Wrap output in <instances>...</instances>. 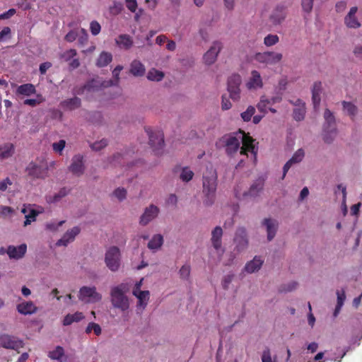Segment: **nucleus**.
<instances>
[{
	"mask_svg": "<svg viewBox=\"0 0 362 362\" xmlns=\"http://www.w3.org/2000/svg\"><path fill=\"white\" fill-rule=\"evenodd\" d=\"M255 113V107L252 105H249L247 109L240 114V117L244 122H249Z\"/></svg>",
	"mask_w": 362,
	"mask_h": 362,
	"instance_id": "nucleus-42",
	"label": "nucleus"
},
{
	"mask_svg": "<svg viewBox=\"0 0 362 362\" xmlns=\"http://www.w3.org/2000/svg\"><path fill=\"white\" fill-rule=\"evenodd\" d=\"M267 232V239L272 240L276 233L278 228V222L272 218H265L262 223Z\"/></svg>",
	"mask_w": 362,
	"mask_h": 362,
	"instance_id": "nucleus-25",
	"label": "nucleus"
},
{
	"mask_svg": "<svg viewBox=\"0 0 362 362\" xmlns=\"http://www.w3.org/2000/svg\"><path fill=\"white\" fill-rule=\"evenodd\" d=\"M123 69V66L117 65L112 70V77L115 78V82H113L111 80L109 81H102L101 79L97 78L93 79L89 81L82 89L81 91H78V93L84 94L86 95H88L90 93L96 92L100 90L103 88L109 87L113 85H116L118 83L119 81V74L120 72Z\"/></svg>",
	"mask_w": 362,
	"mask_h": 362,
	"instance_id": "nucleus-3",
	"label": "nucleus"
},
{
	"mask_svg": "<svg viewBox=\"0 0 362 362\" xmlns=\"http://www.w3.org/2000/svg\"><path fill=\"white\" fill-rule=\"evenodd\" d=\"M217 173L214 168H207L202 177V192L204 197V202L211 205L215 199L217 189Z\"/></svg>",
	"mask_w": 362,
	"mask_h": 362,
	"instance_id": "nucleus-2",
	"label": "nucleus"
},
{
	"mask_svg": "<svg viewBox=\"0 0 362 362\" xmlns=\"http://www.w3.org/2000/svg\"><path fill=\"white\" fill-rule=\"evenodd\" d=\"M92 332L97 336H99L102 332L100 326L95 322H90L86 328V333L90 334Z\"/></svg>",
	"mask_w": 362,
	"mask_h": 362,
	"instance_id": "nucleus-46",
	"label": "nucleus"
},
{
	"mask_svg": "<svg viewBox=\"0 0 362 362\" xmlns=\"http://www.w3.org/2000/svg\"><path fill=\"white\" fill-rule=\"evenodd\" d=\"M357 11L358 8L356 6L351 8L348 14L344 18V23L349 28L357 29L361 25V23L356 16Z\"/></svg>",
	"mask_w": 362,
	"mask_h": 362,
	"instance_id": "nucleus-23",
	"label": "nucleus"
},
{
	"mask_svg": "<svg viewBox=\"0 0 362 362\" xmlns=\"http://www.w3.org/2000/svg\"><path fill=\"white\" fill-rule=\"evenodd\" d=\"M322 90V84L320 81H316L313 83L312 88V99L315 107L320 105L321 100V93Z\"/></svg>",
	"mask_w": 362,
	"mask_h": 362,
	"instance_id": "nucleus-29",
	"label": "nucleus"
},
{
	"mask_svg": "<svg viewBox=\"0 0 362 362\" xmlns=\"http://www.w3.org/2000/svg\"><path fill=\"white\" fill-rule=\"evenodd\" d=\"M163 236L161 234H155L149 240L147 247L152 252L158 251L163 245Z\"/></svg>",
	"mask_w": 362,
	"mask_h": 362,
	"instance_id": "nucleus-27",
	"label": "nucleus"
},
{
	"mask_svg": "<svg viewBox=\"0 0 362 362\" xmlns=\"http://www.w3.org/2000/svg\"><path fill=\"white\" fill-rule=\"evenodd\" d=\"M262 189L260 184H254L250 188L247 187V199L257 197Z\"/></svg>",
	"mask_w": 362,
	"mask_h": 362,
	"instance_id": "nucleus-44",
	"label": "nucleus"
},
{
	"mask_svg": "<svg viewBox=\"0 0 362 362\" xmlns=\"http://www.w3.org/2000/svg\"><path fill=\"white\" fill-rule=\"evenodd\" d=\"M144 278L136 281L132 288V295L136 299V310L139 313H143L147 308L151 298V293L148 290L142 289Z\"/></svg>",
	"mask_w": 362,
	"mask_h": 362,
	"instance_id": "nucleus-5",
	"label": "nucleus"
},
{
	"mask_svg": "<svg viewBox=\"0 0 362 362\" xmlns=\"http://www.w3.org/2000/svg\"><path fill=\"white\" fill-rule=\"evenodd\" d=\"M129 72L136 77H141L144 75L146 68L140 61L135 59L130 64Z\"/></svg>",
	"mask_w": 362,
	"mask_h": 362,
	"instance_id": "nucleus-28",
	"label": "nucleus"
},
{
	"mask_svg": "<svg viewBox=\"0 0 362 362\" xmlns=\"http://www.w3.org/2000/svg\"><path fill=\"white\" fill-rule=\"evenodd\" d=\"M107 145V141L105 139H102L98 141L94 142L91 145V148L93 150L98 151L104 148Z\"/></svg>",
	"mask_w": 362,
	"mask_h": 362,
	"instance_id": "nucleus-53",
	"label": "nucleus"
},
{
	"mask_svg": "<svg viewBox=\"0 0 362 362\" xmlns=\"http://www.w3.org/2000/svg\"><path fill=\"white\" fill-rule=\"evenodd\" d=\"M11 29L8 27H4L0 31V42L6 41L11 37Z\"/></svg>",
	"mask_w": 362,
	"mask_h": 362,
	"instance_id": "nucleus-56",
	"label": "nucleus"
},
{
	"mask_svg": "<svg viewBox=\"0 0 362 362\" xmlns=\"http://www.w3.org/2000/svg\"><path fill=\"white\" fill-rule=\"evenodd\" d=\"M15 146L11 143H5L0 145V160L8 159L13 156Z\"/></svg>",
	"mask_w": 362,
	"mask_h": 362,
	"instance_id": "nucleus-30",
	"label": "nucleus"
},
{
	"mask_svg": "<svg viewBox=\"0 0 362 362\" xmlns=\"http://www.w3.org/2000/svg\"><path fill=\"white\" fill-rule=\"evenodd\" d=\"M361 204L358 203L356 204H354L351 206V214L354 216H358L360 208H361Z\"/></svg>",
	"mask_w": 362,
	"mask_h": 362,
	"instance_id": "nucleus-62",
	"label": "nucleus"
},
{
	"mask_svg": "<svg viewBox=\"0 0 362 362\" xmlns=\"http://www.w3.org/2000/svg\"><path fill=\"white\" fill-rule=\"evenodd\" d=\"M283 59V54L276 52H264L257 53L255 60L259 63L267 65H274L279 63Z\"/></svg>",
	"mask_w": 362,
	"mask_h": 362,
	"instance_id": "nucleus-8",
	"label": "nucleus"
},
{
	"mask_svg": "<svg viewBox=\"0 0 362 362\" xmlns=\"http://www.w3.org/2000/svg\"><path fill=\"white\" fill-rule=\"evenodd\" d=\"M337 307H336L334 313V316H337L339 314L341 308H342V306L344 305V300L346 299V295H345V293L344 291H338L337 292Z\"/></svg>",
	"mask_w": 362,
	"mask_h": 362,
	"instance_id": "nucleus-41",
	"label": "nucleus"
},
{
	"mask_svg": "<svg viewBox=\"0 0 362 362\" xmlns=\"http://www.w3.org/2000/svg\"><path fill=\"white\" fill-rule=\"evenodd\" d=\"M77 37V33L75 31H70L69 33L66 34L65 36V39L68 42H74Z\"/></svg>",
	"mask_w": 362,
	"mask_h": 362,
	"instance_id": "nucleus-63",
	"label": "nucleus"
},
{
	"mask_svg": "<svg viewBox=\"0 0 362 362\" xmlns=\"http://www.w3.org/2000/svg\"><path fill=\"white\" fill-rule=\"evenodd\" d=\"M113 196L118 200L122 201L127 197V191L123 187H118L114 191Z\"/></svg>",
	"mask_w": 362,
	"mask_h": 362,
	"instance_id": "nucleus-50",
	"label": "nucleus"
},
{
	"mask_svg": "<svg viewBox=\"0 0 362 362\" xmlns=\"http://www.w3.org/2000/svg\"><path fill=\"white\" fill-rule=\"evenodd\" d=\"M305 114V103L298 100L296 102V107L293 110V117L296 120L300 121L304 118Z\"/></svg>",
	"mask_w": 362,
	"mask_h": 362,
	"instance_id": "nucleus-35",
	"label": "nucleus"
},
{
	"mask_svg": "<svg viewBox=\"0 0 362 362\" xmlns=\"http://www.w3.org/2000/svg\"><path fill=\"white\" fill-rule=\"evenodd\" d=\"M325 119V124L324 127L325 138L328 140L329 136L335 135L337 134V127L333 114L328 110L324 113Z\"/></svg>",
	"mask_w": 362,
	"mask_h": 362,
	"instance_id": "nucleus-16",
	"label": "nucleus"
},
{
	"mask_svg": "<svg viewBox=\"0 0 362 362\" xmlns=\"http://www.w3.org/2000/svg\"><path fill=\"white\" fill-rule=\"evenodd\" d=\"M302 7L305 12L309 13L313 8V1H303Z\"/></svg>",
	"mask_w": 362,
	"mask_h": 362,
	"instance_id": "nucleus-64",
	"label": "nucleus"
},
{
	"mask_svg": "<svg viewBox=\"0 0 362 362\" xmlns=\"http://www.w3.org/2000/svg\"><path fill=\"white\" fill-rule=\"evenodd\" d=\"M16 93L24 96H30L35 94V87L31 83H26L19 86L16 89Z\"/></svg>",
	"mask_w": 362,
	"mask_h": 362,
	"instance_id": "nucleus-34",
	"label": "nucleus"
},
{
	"mask_svg": "<svg viewBox=\"0 0 362 362\" xmlns=\"http://www.w3.org/2000/svg\"><path fill=\"white\" fill-rule=\"evenodd\" d=\"M43 209L35 205H24L21 212L25 214L24 226H27L36 221V217L43 212Z\"/></svg>",
	"mask_w": 362,
	"mask_h": 362,
	"instance_id": "nucleus-12",
	"label": "nucleus"
},
{
	"mask_svg": "<svg viewBox=\"0 0 362 362\" xmlns=\"http://www.w3.org/2000/svg\"><path fill=\"white\" fill-rule=\"evenodd\" d=\"M116 45L124 49H129L133 45L132 38L127 35H120L115 39Z\"/></svg>",
	"mask_w": 362,
	"mask_h": 362,
	"instance_id": "nucleus-31",
	"label": "nucleus"
},
{
	"mask_svg": "<svg viewBox=\"0 0 362 362\" xmlns=\"http://www.w3.org/2000/svg\"><path fill=\"white\" fill-rule=\"evenodd\" d=\"M104 262L111 272H117L122 264V252L117 246H110L105 250Z\"/></svg>",
	"mask_w": 362,
	"mask_h": 362,
	"instance_id": "nucleus-6",
	"label": "nucleus"
},
{
	"mask_svg": "<svg viewBox=\"0 0 362 362\" xmlns=\"http://www.w3.org/2000/svg\"><path fill=\"white\" fill-rule=\"evenodd\" d=\"M90 30L93 35H97L101 30V26L97 21H92L90 24Z\"/></svg>",
	"mask_w": 362,
	"mask_h": 362,
	"instance_id": "nucleus-55",
	"label": "nucleus"
},
{
	"mask_svg": "<svg viewBox=\"0 0 362 362\" xmlns=\"http://www.w3.org/2000/svg\"><path fill=\"white\" fill-rule=\"evenodd\" d=\"M262 362H276V359L272 358L270 351L269 349L264 350L262 355Z\"/></svg>",
	"mask_w": 362,
	"mask_h": 362,
	"instance_id": "nucleus-58",
	"label": "nucleus"
},
{
	"mask_svg": "<svg viewBox=\"0 0 362 362\" xmlns=\"http://www.w3.org/2000/svg\"><path fill=\"white\" fill-rule=\"evenodd\" d=\"M222 49V44L220 42H214L209 49L203 55V62L207 66L214 64Z\"/></svg>",
	"mask_w": 362,
	"mask_h": 362,
	"instance_id": "nucleus-10",
	"label": "nucleus"
},
{
	"mask_svg": "<svg viewBox=\"0 0 362 362\" xmlns=\"http://www.w3.org/2000/svg\"><path fill=\"white\" fill-rule=\"evenodd\" d=\"M27 170L29 175L35 177H43L46 174L45 170L42 166L33 163L28 165Z\"/></svg>",
	"mask_w": 362,
	"mask_h": 362,
	"instance_id": "nucleus-32",
	"label": "nucleus"
},
{
	"mask_svg": "<svg viewBox=\"0 0 362 362\" xmlns=\"http://www.w3.org/2000/svg\"><path fill=\"white\" fill-rule=\"evenodd\" d=\"M164 78L163 71L156 69H151L147 74V78L152 81H160Z\"/></svg>",
	"mask_w": 362,
	"mask_h": 362,
	"instance_id": "nucleus-37",
	"label": "nucleus"
},
{
	"mask_svg": "<svg viewBox=\"0 0 362 362\" xmlns=\"http://www.w3.org/2000/svg\"><path fill=\"white\" fill-rule=\"evenodd\" d=\"M78 298L83 303L92 304L100 302L103 296L97 291L95 286H84L79 288Z\"/></svg>",
	"mask_w": 362,
	"mask_h": 362,
	"instance_id": "nucleus-7",
	"label": "nucleus"
},
{
	"mask_svg": "<svg viewBox=\"0 0 362 362\" xmlns=\"http://www.w3.org/2000/svg\"><path fill=\"white\" fill-rule=\"evenodd\" d=\"M14 212V210L7 206H0V216L2 217H8L11 216Z\"/></svg>",
	"mask_w": 362,
	"mask_h": 362,
	"instance_id": "nucleus-54",
	"label": "nucleus"
},
{
	"mask_svg": "<svg viewBox=\"0 0 362 362\" xmlns=\"http://www.w3.org/2000/svg\"><path fill=\"white\" fill-rule=\"evenodd\" d=\"M343 111L349 116L351 119H354L358 114V107L351 102L344 101L342 103Z\"/></svg>",
	"mask_w": 362,
	"mask_h": 362,
	"instance_id": "nucleus-33",
	"label": "nucleus"
},
{
	"mask_svg": "<svg viewBox=\"0 0 362 362\" xmlns=\"http://www.w3.org/2000/svg\"><path fill=\"white\" fill-rule=\"evenodd\" d=\"M45 101L44 97L41 94H37L35 98L26 99L24 100V105L31 107H35Z\"/></svg>",
	"mask_w": 362,
	"mask_h": 362,
	"instance_id": "nucleus-43",
	"label": "nucleus"
},
{
	"mask_svg": "<svg viewBox=\"0 0 362 362\" xmlns=\"http://www.w3.org/2000/svg\"><path fill=\"white\" fill-rule=\"evenodd\" d=\"M279 38L278 35L269 34L264 38V44L267 47H272L278 43Z\"/></svg>",
	"mask_w": 362,
	"mask_h": 362,
	"instance_id": "nucleus-49",
	"label": "nucleus"
},
{
	"mask_svg": "<svg viewBox=\"0 0 362 362\" xmlns=\"http://www.w3.org/2000/svg\"><path fill=\"white\" fill-rule=\"evenodd\" d=\"M127 7L133 13H136V16H139V13H136L137 10V4L136 1H127Z\"/></svg>",
	"mask_w": 362,
	"mask_h": 362,
	"instance_id": "nucleus-61",
	"label": "nucleus"
},
{
	"mask_svg": "<svg viewBox=\"0 0 362 362\" xmlns=\"http://www.w3.org/2000/svg\"><path fill=\"white\" fill-rule=\"evenodd\" d=\"M194 173L189 168H183L181 170L180 177L183 182H189L192 179Z\"/></svg>",
	"mask_w": 362,
	"mask_h": 362,
	"instance_id": "nucleus-47",
	"label": "nucleus"
},
{
	"mask_svg": "<svg viewBox=\"0 0 362 362\" xmlns=\"http://www.w3.org/2000/svg\"><path fill=\"white\" fill-rule=\"evenodd\" d=\"M271 100L265 97H262L259 102L257 105V107L260 112L266 114L268 108L272 106Z\"/></svg>",
	"mask_w": 362,
	"mask_h": 362,
	"instance_id": "nucleus-38",
	"label": "nucleus"
},
{
	"mask_svg": "<svg viewBox=\"0 0 362 362\" xmlns=\"http://www.w3.org/2000/svg\"><path fill=\"white\" fill-rule=\"evenodd\" d=\"M64 223V221H52L47 222L45 224V229L51 233L57 232L59 231V228L63 225Z\"/></svg>",
	"mask_w": 362,
	"mask_h": 362,
	"instance_id": "nucleus-39",
	"label": "nucleus"
},
{
	"mask_svg": "<svg viewBox=\"0 0 362 362\" xmlns=\"http://www.w3.org/2000/svg\"><path fill=\"white\" fill-rule=\"evenodd\" d=\"M27 251V245L21 244L18 246L9 245L6 253L11 259H19L24 257Z\"/></svg>",
	"mask_w": 362,
	"mask_h": 362,
	"instance_id": "nucleus-20",
	"label": "nucleus"
},
{
	"mask_svg": "<svg viewBox=\"0 0 362 362\" xmlns=\"http://www.w3.org/2000/svg\"><path fill=\"white\" fill-rule=\"evenodd\" d=\"M17 311L23 315H30L35 313L37 308L32 301L22 300L16 305Z\"/></svg>",
	"mask_w": 362,
	"mask_h": 362,
	"instance_id": "nucleus-21",
	"label": "nucleus"
},
{
	"mask_svg": "<svg viewBox=\"0 0 362 362\" xmlns=\"http://www.w3.org/2000/svg\"><path fill=\"white\" fill-rule=\"evenodd\" d=\"M264 261L262 257L255 256L252 259L245 264L243 272L249 274L259 272L263 265Z\"/></svg>",
	"mask_w": 362,
	"mask_h": 362,
	"instance_id": "nucleus-18",
	"label": "nucleus"
},
{
	"mask_svg": "<svg viewBox=\"0 0 362 362\" xmlns=\"http://www.w3.org/2000/svg\"><path fill=\"white\" fill-rule=\"evenodd\" d=\"M263 86L264 82L261 74L257 70L251 71L245 82L246 88L249 90L255 91L262 88Z\"/></svg>",
	"mask_w": 362,
	"mask_h": 362,
	"instance_id": "nucleus-11",
	"label": "nucleus"
},
{
	"mask_svg": "<svg viewBox=\"0 0 362 362\" xmlns=\"http://www.w3.org/2000/svg\"><path fill=\"white\" fill-rule=\"evenodd\" d=\"M222 142L228 154L231 155L237 152L240 148V144H242L240 151V154L248 156V153H250L255 159L256 158L257 150L254 144V140L243 131L224 136L222 138Z\"/></svg>",
	"mask_w": 362,
	"mask_h": 362,
	"instance_id": "nucleus-1",
	"label": "nucleus"
},
{
	"mask_svg": "<svg viewBox=\"0 0 362 362\" xmlns=\"http://www.w3.org/2000/svg\"><path fill=\"white\" fill-rule=\"evenodd\" d=\"M80 232L81 228L79 226H74L68 229L63 234L61 238L57 241L56 245L58 247H66L75 240L76 236L80 233Z\"/></svg>",
	"mask_w": 362,
	"mask_h": 362,
	"instance_id": "nucleus-14",
	"label": "nucleus"
},
{
	"mask_svg": "<svg viewBox=\"0 0 362 362\" xmlns=\"http://www.w3.org/2000/svg\"><path fill=\"white\" fill-rule=\"evenodd\" d=\"M235 241L238 250H244L247 245V240L243 232L235 237Z\"/></svg>",
	"mask_w": 362,
	"mask_h": 362,
	"instance_id": "nucleus-40",
	"label": "nucleus"
},
{
	"mask_svg": "<svg viewBox=\"0 0 362 362\" xmlns=\"http://www.w3.org/2000/svg\"><path fill=\"white\" fill-rule=\"evenodd\" d=\"M305 152L302 148L297 149L292 155L291 158L285 163L283 168V177H285L288 170L294 165L298 164L303 161L305 158Z\"/></svg>",
	"mask_w": 362,
	"mask_h": 362,
	"instance_id": "nucleus-17",
	"label": "nucleus"
},
{
	"mask_svg": "<svg viewBox=\"0 0 362 362\" xmlns=\"http://www.w3.org/2000/svg\"><path fill=\"white\" fill-rule=\"evenodd\" d=\"M113 59L112 54L110 52H101L95 61V64L98 68H104L107 66Z\"/></svg>",
	"mask_w": 362,
	"mask_h": 362,
	"instance_id": "nucleus-24",
	"label": "nucleus"
},
{
	"mask_svg": "<svg viewBox=\"0 0 362 362\" xmlns=\"http://www.w3.org/2000/svg\"><path fill=\"white\" fill-rule=\"evenodd\" d=\"M127 293V288L124 284H119L111 288L110 302L114 308L122 312L129 309L130 302Z\"/></svg>",
	"mask_w": 362,
	"mask_h": 362,
	"instance_id": "nucleus-4",
	"label": "nucleus"
},
{
	"mask_svg": "<svg viewBox=\"0 0 362 362\" xmlns=\"http://www.w3.org/2000/svg\"><path fill=\"white\" fill-rule=\"evenodd\" d=\"M66 145L64 140H60L58 142L54 143L52 145L53 149L55 152L62 153Z\"/></svg>",
	"mask_w": 362,
	"mask_h": 362,
	"instance_id": "nucleus-57",
	"label": "nucleus"
},
{
	"mask_svg": "<svg viewBox=\"0 0 362 362\" xmlns=\"http://www.w3.org/2000/svg\"><path fill=\"white\" fill-rule=\"evenodd\" d=\"M12 184L9 178H6L0 182V191H5Z\"/></svg>",
	"mask_w": 362,
	"mask_h": 362,
	"instance_id": "nucleus-60",
	"label": "nucleus"
},
{
	"mask_svg": "<svg viewBox=\"0 0 362 362\" xmlns=\"http://www.w3.org/2000/svg\"><path fill=\"white\" fill-rule=\"evenodd\" d=\"M69 170L76 175H81L84 172L83 158L81 155H76L73 157L71 163L69 166Z\"/></svg>",
	"mask_w": 362,
	"mask_h": 362,
	"instance_id": "nucleus-22",
	"label": "nucleus"
},
{
	"mask_svg": "<svg viewBox=\"0 0 362 362\" xmlns=\"http://www.w3.org/2000/svg\"><path fill=\"white\" fill-rule=\"evenodd\" d=\"M235 196L239 199H247V187L243 184H237L234 187Z\"/></svg>",
	"mask_w": 362,
	"mask_h": 362,
	"instance_id": "nucleus-36",
	"label": "nucleus"
},
{
	"mask_svg": "<svg viewBox=\"0 0 362 362\" xmlns=\"http://www.w3.org/2000/svg\"><path fill=\"white\" fill-rule=\"evenodd\" d=\"M179 274L182 279H187L190 274V267L187 264L182 266Z\"/></svg>",
	"mask_w": 362,
	"mask_h": 362,
	"instance_id": "nucleus-52",
	"label": "nucleus"
},
{
	"mask_svg": "<svg viewBox=\"0 0 362 362\" xmlns=\"http://www.w3.org/2000/svg\"><path fill=\"white\" fill-rule=\"evenodd\" d=\"M85 319V315L82 312L76 311L74 313L66 314L62 320L64 326H69L75 322H79Z\"/></svg>",
	"mask_w": 362,
	"mask_h": 362,
	"instance_id": "nucleus-26",
	"label": "nucleus"
},
{
	"mask_svg": "<svg viewBox=\"0 0 362 362\" xmlns=\"http://www.w3.org/2000/svg\"><path fill=\"white\" fill-rule=\"evenodd\" d=\"M232 107V103L229 98L223 97L221 100V108L223 110H228Z\"/></svg>",
	"mask_w": 362,
	"mask_h": 362,
	"instance_id": "nucleus-59",
	"label": "nucleus"
},
{
	"mask_svg": "<svg viewBox=\"0 0 362 362\" xmlns=\"http://www.w3.org/2000/svg\"><path fill=\"white\" fill-rule=\"evenodd\" d=\"M160 213L158 206L151 204L146 207L139 218V223L141 226H146L150 222L156 219Z\"/></svg>",
	"mask_w": 362,
	"mask_h": 362,
	"instance_id": "nucleus-15",
	"label": "nucleus"
},
{
	"mask_svg": "<svg viewBox=\"0 0 362 362\" xmlns=\"http://www.w3.org/2000/svg\"><path fill=\"white\" fill-rule=\"evenodd\" d=\"M0 346L6 349H17L23 346V343L21 340L13 337L4 334L0 336Z\"/></svg>",
	"mask_w": 362,
	"mask_h": 362,
	"instance_id": "nucleus-19",
	"label": "nucleus"
},
{
	"mask_svg": "<svg viewBox=\"0 0 362 362\" xmlns=\"http://www.w3.org/2000/svg\"><path fill=\"white\" fill-rule=\"evenodd\" d=\"M76 55V51L75 49H69L64 52L62 55L61 58L65 62L71 60Z\"/></svg>",
	"mask_w": 362,
	"mask_h": 362,
	"instance_id": "nucleus-51",
	"label": "nucleus"
},
{
	"mask_svg": "<svg viewBox=\"0 0 362 362\" xmlns=\"http://www.w3.org/2000/svg\"><path fill=\"white\" fill-rule=\"evenodd\" d=\"M64 349L61 346H57L49 352V357L53 360H59L64 356Z\"/></svg>",
	"mask_w": 362,
	"mask_h": 362,
	"instance_id": "nucleus-45",
	"label": "nucleus"
},
{
	"mask_svg": "<svg viewBox=\"0 0 362 362\" xmlns=\"http://www.w3.org/2000/svg\"><path fill=\"white\" fill-rule=\"evenodd\" d=\"M242 78L239 74H232L228 79L227 90L230 98L233 100H238L240 98V85Z\"/></svg>",
	"mask_w": 362,
	"mask_h": 362,
	"instance_id": "nucleus-9",
	"label": "nucleus"
},
{
	"mask_svg": "<svg viewBox=\"0 0 362 362\" xmlns=\"http://www.w3.org/2000/svg\"><path fill=\"white\" fill-rule=\"evenodd\" d=\"M222 235L223 230L218 226L216 227L211 233V243L217 259H220L224 252L221 243Z\"/></svg>",
	"mask_w": 362,
	"mask_h": 362,
	"instance_id": "nucleus-13",
	"label": "nucleus"
},
{
	"mask_svg": "<svg viewBox=\"0 0 362 362\" xmlns=\"http://www.w3.org/2000/svg\"><path fill=\"white\" fill-rule=\"evenodd\" d=\"M81 101L78 98H71L63 102V105L70 110L75 109L80 106Z\"/></svg>",
	"mask_w": 362,
	"mask_h": 362,
	"instance_id": "nucleus-48",
	"label": "nucleus"
}]
</instances>
